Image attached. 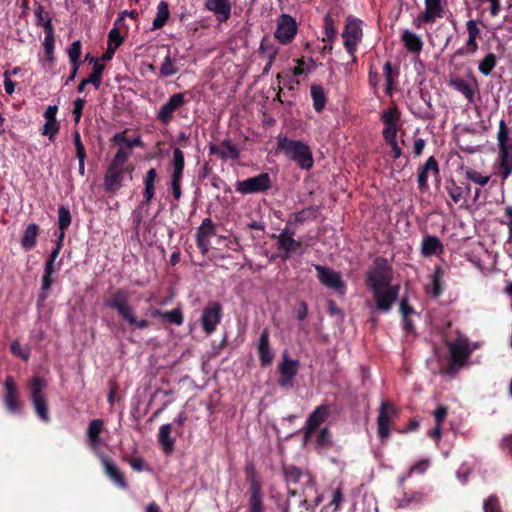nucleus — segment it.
Returning <instances> with one entry per match:
<instances>
[{
	"label": "nucleus",
	"instance_id": "obj_1",
	"mask_svg": "<svg viewBox=\"0 0 512 512\" xmlns=\"http://www.w3.org/2000/svg\"><path fill=\"white\" fill-rule=\"evenodd\" d=\"M391 279V267L388 262L383 258L376 259L366 283L373 294L377 309L382 312L391 310L399 294V286L391 285Z\"/></svg>",
	"mask_w": 512,
	"mask_h": 512
},
{
	"label": "nucleus",
	"instance_id": "obj_2",
	"mask_svg": "<svg viewBox=\"0 0 512 512\" xmlns=\"http://www.w3.org/2000/svg\"><path fill=\"white\" fill-rule=\"evenodd\" d=\"M278 148L287 158L295 161L302 169L309 170L313 166L312 152L305 143L286 137H279Z\"/></svg>",
	"mask_w": 512,
	"mask_h": 512
},
{
	"label": "nucleus",
	"instance_id": "obj_3",
	"mask_svg": "<svg viewBox=\"0 0 512 512\" xmlns=\"http://www.w3.org/2000/svg\"><path fill=\"white\" fill-rule=\"evenodd\" d=\"M381 120L384 124L382 135L391 146L393 157L398 159L402 155V150L396 140L399 130L400 112L396 107L384 110L381 114Z\"/></svg>",
	"mask_w": 512,
	"mask_h": 512
},
{
	"label": "nucleus",
	"instance_id": "obj_4",
	"mask_svg": "<svg viewBox=\"0 0 512 512\" xmlns=\"http://www.w3.org/2000/svg\"><path fill=\"white\" fill-rule=\"evenodd\" d=\"M342 37L345 49L352 57V60L355 61V53L363 37L362 21L349 16L346 19V25L343 30Z\"/></svg>",
	"mask_w": 512,
	"mask_h": 512
},
{
	"label": "nucleus",
	"instance_id": "obj_5",
	"mask_svg": "<svg viewBox=\"0 0 512 512\" xmlns=\"http://www.w3.org/2000/svg\"><path fill=\"white\" fill-rule=\"evenodd\" d=\"M298 26L299 25L294 17L287 13H282L276 19L274 38L281 45H289L296 38Z\"/></svg>",
	"mask_w": 512,
	"mask_h": 512
},
{
	"label": "nucleus",
	"instance_id": "obj_6",
	"mask_svg": "<svg viewBox=\"0 0 512 512\" xmlns=\"http://www.w3.org/2000/svg\"><path fill=\"white\" fill-rule=\"evenodd\" d=\"M478 347L477 343H470L467 338L458 337L449 345L452 367L458 369L464 366L471 353Z\"/></svg>",
	"mask_w": 512,
	"mask_h": 512
},
{
	"label": "nucleus",
	"instance_id": "obj_7",
	"mask_svg": "<svg viewBox=\"0 0 512 512\" xmlns=\"http://www.w3.org/2000/svg\"><path fill=\"white\" fill-rule=\"evenodd\" d=\"M445 9V0H424V11L414 19L415 27L421 28L425 23H434L444 17Z\"/></svg>",
	"mask_w": 512,
	"mask_h": 512
},
{
	"label": "nucleus",
	"instance_id": "obj_8",
	"mask_svg": "<svg viewBox=\"0 0 512 512\" xmlns=\"http://www.w3.org/2000/svg\"><path fill=\"white\" fill-rule=\"evenodd\" d=\"M130 295L125 289H118L105 300V305L117 311L119 316L125 321L132 320L134 308L129 303Z\"/></svg>",
	"mask_w": 512,
	"mask_h": 512
},
{
	"label": "nucleus",
	"instance_id": "obj_9",
	"mask_svg": "<svg viewBox=\"0 0 512 512\" xmlns=\"http://www.w3.org/2000/svg\"><path fill=\"white\" fill-rule=\"evenodd\" d=\"M46 387V382L39 378L34 377L31 380L30 388H31V399L34 405L35 411L38 417L45 421H49V413L47 408V402L43 395V390Z\"/></svg>",
	"mask_w": 512,
	"mask_h": 512
},
{
	"label": "nucleus",
	"instance_id": "obj_10",
	"mask_svg": "<svg viewBox=\"0 0 512 512\" xmlns=\"http://www.w3.org/2000/svg\"><path fill=\"white\" fill-rule=\"evenodd\" d=\"M270 188L271 179L267 173L237 181L235 185L236 191L243 195L264 192Z\"/></svg>",
	"mask_w": 512,
	"mask_h": 512
},
{
	"label": "nucleus",
	"instance_id": "obj_11",
	"mask_svg": "<svg viewBox=\"0 0 512 512\" xmlns=\"http://www.w3.org/2000/svg\"><path fill=\"white\" fill-rule=\"evenodd\" d=\"M188 100L186 94L179 92L171 95L169 99L157 111V118L162 124L172 121L174 114L182 108Z\"/></svg>",
	"mask_w": 512,
	"mask_h": 512
},
{
	"label": "nucleus",
	"instance_id": "obj_12",
	"mask_svg": "<svg viewBox=\"0 0 512 512\" xmlns=\"http://www.w3.org/2000/svg\"><path fill=\"white\" fill-rule=\"evenodd\" d=\"M396 416V407L383 401L380 405L379 415L377 417V433L382 442L389 437L391 422Z\"/></svg>",
	"mask_w": 512,
	"mask_h": 512
},
{
	"label": "nucleus",
	"instance_id": "obj_13",
	"mask_svg": "<svg viewBox=\"0 0 512 512\" xmlns=\"http://www.w3.org/2000/svg\"><path fill=\"white\" fill-rule=\"evenodd\" d=\"M222 316V307L218 302H210L203 310L201 324L206 334L216 330Z\"/></svg>",
	"mask_w": 512,
	"mask_h": 512
},
{
	"label": "nucleus",
	"instance_id": "obj_14",
	"mask_svg": "<svg viewBox=\"0 0 512 512\" xmlns=\"http://www.w3.org/2000/svg\"><path fill=\"white\" fill-rule=\"evenodd\" d=\"M299 370V361L291 359L287 352L282 355V361L279 365V385L281 387H290L293 384V379Z\"/></svg>",
	"mask_w": 512,
	"mask_h": 512
},
{
	"label": "nucleus",
	"instance_id": "obj_15",
	"mask_svg": "<svg viewBox=\"0 0 512 512\" xmlns=\"http://www.w3.org/2000/svg\"><path fill=\"white\" fill-rule=\"evenodd\" d=\"M314 268L318 273L319 281L323 285L341 294L345 293V284L342 281L341 276L338 272H335L321 265H315Z\"/></svg>",
	"mask_w": 512,
	"mask_h": 512
},
{
	"label": "nucleus",
	"instance_id": "obj_16",
	"mask_svg": "<svg viewBox=\"0 0 512 512\" xmlns=\"http://www.w3.org/2000/svg\"><path fill=\"white\" fill-rule=\"evenodd\" d=\"M5 397L4 402L10 413H18L21 405L18 399V389L11 376H7L4 381Z\"/></svg>",
	"mask_w": 512,
	"mask_h": 512
},
{
	"label": "nucleus",
	"instance_id": "obj_17",
	"mask_svg": "<svg viewBox=\"0 0 512 512\" xmlns=\"http://www.w3.org/2000/svg\"><path fill=\"white\" fill-rule=\"evenodd\" d=\"M125 168L110 163L104 176V188L107 192H115L121 187Z\"/></svg>",
	"mask_w": 512,
	"mask_h": 512
},
{
	"label": "nucleus",
	"instance_id": "obj_18",
	"mask_svg": "<svg viewBox=\"0 0 512 512\" xmlns=\"http://www.w3.org/2000/svg\"><path fill=\"white\" fill-rule=\"evenodd\" d=\"M258 51L259 56L267 60L263 73H268L279 53V47L270 38L263 37L260 41Z\"/></svg>",
	"mask_w": 512,
	"mask_h": 512
},
{
	"label": "nucleus",
	"instance_id": "obj_19",
	"mask_svg": "<svg viewBox=\"0 0 512 512\" xmlns=\"http://www.w3.org/2000/svg\"><path fill=\"white\" fill-rule=\"evenodd\" d=\"M215 234V226L210 218H205L197 229V245L206 253L210 246V237Z\"/></svg>",
	"mask_w": 512,
	"mask_h": 512
},
{
	"label": "nucleus",
	"instance_id": "obj_20",
	"mask_svg": "<svg viewBox=\"0 0 512 512\" xmlns=\"http://www.w3.org/2000/svg\"><path fill=\"white\" fill-rule=\"evenodd\" d=\"M58 107L56 105L48 106L44 112L45 124L42 128V134L48 136L53 141L60 129V124L56 119Z\"/></svg>",
	"mask_w": 512,
	"mask_h": 512
},
{
	"label": "nucleus",
	"instance_id": "obj_21",
	"mask_svg": "<svg viewBox=\"0 0 512 512\" xmlns=\"http://www.w3.org/2000/svg\"><path fill=\"white\" fill-rule=\"evenodd\" d=\"M205 8L214 13L220 22L227 21L231 14L230 0H206Z\"/></svg>",
	"mask_w": 512,
	"mask_h": 512
},
{
	"label": "nucleus",
	"instance_id": "obj_22",
	"mask_svg": "<svg viewBox=\"0 0 512 512\" xmlns=\"http://www.w3.org/2000/svg\"><path fill=\"white\" fill-rule=\"evenodd\" d=\"M439 173L438 163L434 157H429L425 165L418 173V185L420 190L424 191L428 188V180L430 176H437Z\"/></svg>",
	"mask_w": 512,
	"mask_h": 512
},
{
	"label": "nucleus",
	"instance_id": "obj_23",
	"mask_svg": "<svg viewBox=\"0 0 512 512\" xmlns=\"http://www.w3.org/2000/svg\"><path fill=\"white\" fill-rule=\"evenodd\" d=\"M328 416L327 406H318L314 409L306 421L305 437L308 438L311 434L325 421Z\"/></svg>",
	"mask_w": 512,
	"mask_h": 512
},
{
	"label": "nucleus",
	"instance_id": "obj_24",
	"mask_svg": "<svg viewBox=\"0 0 512 512\" xmlns=\"http://www.w3.org/2000/svg\"><path fill=\"white\" fill-rule=\"evenodd\" d=\"M100 460L107 476L119 487L126 488L125 478L114 462L105 455H101Z\"/></svg>",
	"mask_w": 512,
	"mask_h": 512
},
{
	"label": "nucleus",
	"instance_id": "obj_25",
	"mask_svg": "<svg viewBox=\"0 0 512 512\" xmlns=\"http://www.w3.org/2000/svg\"><path fill=\"white\" fill-rule=\"evenodd\" d=\"M450 85L459 93H461L469 103H473L475 100V94L477 92V84L474 86L469 84L462 78L451 79Z\"/></svg>",
	"mask_w": 512,
	"mask_h": 512
},
{
	"label": "nucleus",
	"instance_id": "obj_26",
	"mask_svg": "<svg viewBox=\"0 0 512 512\" xmlns=\"http://www.w3.org/2000/svg\"><path fill=\"white\" fill-rule=\"evenodd\" d=\"M258 354L262 365H270L273 360V353L269 347V331L264 329L258 343Z\"/></svg>",
	"mask_w": 512,
	"mask_h": 512
},
{
	"label": "nucleus",
	"instance_id": "obj_27",
	"mask_svg": "<svg viewBox=\"0 0 512 512\" xmlns=\"http://www.w3.org/2000/svg\"><path fill=\"white\" fill-rule=\"evenodd\" d=\"M401 40L406 47V49L414 54H419L423 48V40L421 37L410 31V30H404L401 35Z\"/></svg>",
	"mask_w": 512,
	"mask_h": 512
},
{
	"label": "nucleus",
	"instance_id": "obj_28",
	"mask_svg": "<svg viewBox=\"0 0 512 512\" xmlns=\"http://www.w3.org/2000/svg\"><path fill=\"white\" fill-rule=\"evenodd\" d=\"M277 240L279 248L285 252L284 259L288 258L289 255L295 252L300 246V243L294 239L293 234L286 230L278 235Z\"/></svg>",
	"mask_w": 512,
	"mask_h": 512
},
{
	"label": "nucleus",
	"instance_id": "obj_29",
	"mask_svg": "<svg viewBox=\"0 0 512 512\" xmlns=\"http://www.w3.org/2000/svg\"><path fill=\"white\" fill-rule=\"evenodd\" d=\"M428 294L434 298L439 297L443 292V272L441 268L437 267L429 276V282L426 287Z\"/></svg>",
	"mask_w": 512,
	"mask_h": 512
},
{
	"label": "nucleus",
	"instance_id": "obj_30",
	"mask_svg": "<svg viewBox=\"0 0 512 512\" xmlns=\"http://www.w3.org/2000/svg\"><path fill=\"white\" fill-rule=\"evenodd\" d=\"M39 230V226L35 223H31L26 227L21 238V246L25 251H30L35 247Z\"/></svg>",
	"mask_w": 512,
	"mask_h": 512
},
{
	"label": "nucleus",
	"instance_id": "obj_31",
	"mask_svg": "<svg viewBox=\"0 0 512 512\" xmlns=\"http://www.w3.org/2000/svg\"><path fill=\"white\" fill-rule=\"evenodd\" d=\"M443 245L436 236H426L421 243V253L423 256H432L442 253Z\"/></svg>",
	"mask_w": 512,
	"mask_h": 512
},
{
	"label": "nucleus",
	"instance_id": "obj_32",
	"mask_svg": "<svg viewBox=\"0 0 512 512\" xmlns=\"http://www.w3.org/2000/svg\"><path fill=\"white\" fill-rule=\"evenodd\" d=\"M210 153L219 155L222 159H237L239 157L238 149L230 142L224 141L219 147L210 146Z\"/></svg>",
	"mask_w": 512,
	"mask_h": 512
},
{
	"label": "nucleus",
	"instance_id": "obj_33",
	"mask_svg": "<svg viewBox=\"0 0 512 512\" xmlns=\"http://www.w3.org/2000/svg\"><path fill=\"white\" fill-rule=\"evenodd\" d=\"M497 141L499 152L512 151V138L509 135V129L504 120L499 122Z\"/></svg>",
	"mask_w": 512,
	"mask_h": 512
},
{
	"label": "nucleus",
	"instance_id": "obj_34",
	"mask_svg": "<svg viewBox=\"0 0 512 512\" xmlns=\"http://www.w3.org/2000/svg\"><path fill=\"white\" fill-rule=\"evenodd\" d=\"M157 178V171L154 168H151L147 171L145 177H144V200L146 203H149L155 195V187L154 183Z\"/></svg>",
	"mask_w": 512,
	"mask_h": 512
},
{
	"label": "nucleus",
	"instance_id": "obj_35",
	"mask_svg": "<svg viewBox=\"0 0 512 512\" xmlns=\"http://www.w3.org/2000/svg\"><path fill=\"white\" fill-rule=\"evenodd\" d=\"M498 63V57L490 52L487 53L478 63V71L483 76L487 77L490 76L497 66Z\"/></svg>",
	"mask_w": 512,
	"mask_h": 512
},
{
	"label": "nucleus",
	"instance_id": "obj_36",
	"mask_svg": "<svg viewBox=\"0 0 512 512\" xmlns=\"http://www.w3.org/2000/svg\"><path fill=\"white\" fill-rule=\"evenodd\" d=\"M250 511L251 512H262V494L261 486L258 481L253 480L250 487Z\"/></svg>",
	"mask_w": 512,
	"mask_h": 512
},
{
	"label": "nucleus",
	"instance_id": "obj_37",
	"mask_svg": "<svg viewBox=\"0 0 512 512\" xmlns=\"http://www.w3.org/2000/svg\"><path fill=\"white\" fill-rule=\"evenodd\" d=\"M169 15L170 12L167 2L161 1L157 6V13L152 23V29L157 30L162 28L166 24Z\"/></svg>",
	"mask_w": 512,
	"mask_h": 512
},
{
	"label": "nucleus",
	"instance_id": "obj_38",
	"mask_svg": "<svg viewBox=\"0 0 512 512\" xmlns=\"http://www.w3.org/2000/svg\"><path fill=\"white\" fill-rule=\"evenodd\" d=\"M171 430L170 424H164L159 429V442L166 453H171L174 447V440L170 436Z\"/></svg>",
	"mask_w": 512,
	"mask_h": 512
},
{
	"label": "nucleus",
	"instance_id": "obj_39",
	"mask_svg": "<svg viewBox=\"0 0 512 512\" xmlns=\"http://www.w3.org/2000/svg\"><path fill=\"white\" fill-rule=\"evenodd\" d=\"M464 174L466 179L480 187L486 186L491 179V175L481 173L472 167L465 168Z\"/></svg>",
	"mask_w": 512,
	"mask_h": 512
},
{
	"label": "nucleus",
	"instance_id": "obj_40",
	"mask_svg": "<svg viewBox=\"0 0 512 512\" xmlns=\"http://www.w3.org/2000/svg\"><path fill=\"white\" fill-rule=\"evenodd\" d=\"M499 159L500 175L506 180L512 174V151L499 152Z\"/></svg>",
	"mask_w": 512,
	"mask_h": 512
},
{
	"label": "nucleus",
	"instance_id": "obj_41",
	"mask_svg": "<svg viewBox=\"0 0 512 512\" xmlns=\"http://www.w3.org/2000/svg\"><path fill=\"white\" fill-rule=\"evenodd\" d=\"M314 67V61L311 58H301L296 61L295 67L292 69L294 77L299 78L306 76Z\"/></svg>",
	"mask_w": 512,
	"mask_h": 512
},
{
	"label": "nucleus",
	"instance_id": "obj_42",
	"mask_svg": "<svg viewBox=\"0 0 512 512\" xmlns=\"http://www.w3.org/2000/svg\"><path fill=\"white\" fill-rule=\"evenodd\" d=\"M173 173L172 177L182 178L184 170V153L180 148H175L173 151Z\"/></svg>",
	"mask_w": 512,
	"mask_h": 512
},
{
	"label": "nucleus",
	"instance_id": "obj_43",
	"mask_svg": "<svg viewBox=\"0 0 512 512\" xmlns=\"http://www.w3.org/2000/svg\"><path fill=\"white\" fill-rule=\"evenodd\" d=\"M311 96L313 99V106L317 112L323 110L326 104V96L321 86L313 85L311 87Z\"/></svg>",
	"mask_w": 512,
	"mask_h": 512
},
{
	"label": "nucleus",
	"instance_id": "obj_44",
	"mask_svg": "<svg viewBox=\"0 0 512 512\" xmlns=\"http://www.w3.org/2000/svg\"><path fill=\"white\" fill-rule=\"evenodd\" d=\"M45 28L47 30L46 36L44 38V50L49 60H52L53 58V51H54V37H53V29L51 22L48 20L45 24Z\"/></svg>",
	"mask_w": 512,
	"mask_h": 512
},
{
	"label": "nucleus",
	"instance_id": "obj_45",
	"mask_svg": "<svg viewBox=\"0 0 512 512\" xmlns=\"http://www.w3.org/2000/svg\"><path fill=\"white\" fill-rule=\"evenodd\" d=\"M337 35V29L334 25V21L330 15H326L324 19V42H333Z\"/></svg>",
	"mask_w": 512,
	"mask_h": 512
},
{
	"label": "nucleus",
	"instance_id": "obj_46",
	"mask_svg": "<svg viewBox=\"0 0 512 512\" xmlns=\"http://www.w3.org/2000/svg\"><path fill=\"white\" fill-rule=\"evenodd\" d=\"M446 190L450 198L455 204L464 200V189L452 181L446 186Z\"/></svg>",
	"mask_w": 512,
	"mask_h": 512
},
{
	"label": "nucleus",
	"instance_id": "obj_47",
	"mask_svg": "<svg viewBox=\"0 0 512 512\" xmlns=\"http://www.w3.org/2000/svg\"><path fill=\"white\" fill-rule=\"evenodd\" d=\"M81 42L79 40L74 41L68 49V56L72 66H75V70L79 68V59L81 56Z\"/></svg>",
	"mask_w": 512,
	"mask_h": 512
},
{
	"label": "nucleus",
	"instance_id": "obj_48",
	"mask_svg": "<svg viewBox=\"0 0 512 512\" xmlns=\"http://www.w3.org/2000/svg\"><path fill=\"white\" fill-rule=\"evenodd\" d=\"M177 72L178 68L175 65V61L170 57L169 54L166 55L160 67L161 76L168 77L175 75Z\"/></svg>",
	"mask_w": 512,
	"mask_h": 512
},
{
	"label": "nucleus",
	"instance_id": "obj_49",
	"mask_svg": "<svg viewBox=\"0 0 512 512\" xmlns=\"http://www.w3.org/2000/svg\"><path fill=\"white\" fill-rule=\"evenodd\" d=\"M10 350L15 356L21 358L24 361H27L30 358V347L28 345L22 347L18 340H14L11 342Z\"/></svg>",
	"mask_w": 512,
	"mask_h": 512
},
{
	"label": "nucleus",
	"instance_id": "obj_50",
	"mask_svg": "<svg viewBox=\"0 0 512 512\" xmlns=\"http://www.w3.org/2000/svg\"><path fill=\"white\" fill-rule=\"evenodd\" d=\"M71 224V214L70 211L64 207L60 206L58 209V225L59 230H66Z\"/></svg>",
	"mask_w": 512,
	"mask_h": 512
},
{
	"label": "nucleus",
	"instance_id": "obj_51",
	"mask_svg": "<svg viewBox=\"0 0 512 512\" xmlns=\"http://www.w3.org/2000/svg\"><path fill=\"white\" fill-rule=\"evenodd\" d=\"M163 318L178 326L182 325L184 321L183 313L180 308L164 312Z\"/></svg>",
	"mask_w": 512,
	"mask_h": 512
},
{
	"label": "nucleus",
	"instance_id": "obj_52",
	"mask_svg": "<svg viewBox=\"0 0 512 512\" xmlns=\"http://www.w3.org/2000/svg\"><path fill=\"white\" fill-rule=\"evenodd\" d=\"M130 155L131 151H129L125 147H120L114 155L111 163L125 168L126 161L130 157Z\"/></svg>",
	"mask_w": 512,
	"mask_h": 512
},
{
	"label": "nucleus",
	"instance_id": "obj_53",
	"mask_svg": "<svg viewBox=\"0 0 512 512\" xmlns=\"http://www.w3.org/2000/svg\"><path fill=\"white\" fill-rule=\"evenodd\" d=\"M103 420L101 419H94L89 423L88 429H87V437H97L100 436L102 430H103Z\"/></svg>",
	"mask_w": 512,
	"mask_h": 512
},
{
	"label": "nucleus",
	"instance_id": "obj_54",
	"mask_svg": "<svg viewBox=\"0 0 512 512\" xmlns=\"http://www.w3.org/2000/svg\"><path fill=\"white\" fill-rule=\"evenodd\" d=\"M108 38H109V42H108L109 49L111 50V53H114L115 50L120 46V44L122 42V38L120 36L119 31L116 28L111 29L109 32Z\"/></svg>",
	"mask_w": 512,
	"mask_h": 512
},
{
	"label": "nucleus",
	"instance_id": "obj_55",
	"mask_svg": "<svg viewBox=\"0 0 512 512\" xmlns=\"http://www.w3.org/2000/svg\"><path fill=\"white\" fill-rule=\"evenodd\" d=\"M483 509H484V512H502L500 505H499V500L494 495L489 496L484 501Z\"/></svg>",
	"mask_w": 512,
	"mask_h": 512
},
{
	"label": "nucleus",
	"instance_id": "obj_56",
	"mask_svg": "<svg viewBox=\"0 0 512 512\" xmlns=\"http://www.w3.org/2000/svg\"><path fill=\"white\" fill-rule=\"evenodd\" d=\"M53 283V275L49 274H43L42 281H41V298L46 299L48 291L51 288V285Z\"/></svg>",
	"mask_w": 512,
	"mask_h": 512
},
{
	"label": "nucleus",
	"instance_id": "obj_57",
	"mask_svg": "<svg viewBox=\"0 0 512 512\" xmlns=\"http://www.w3.org/2000/svg\"><path fill=\"white\" fill-rule=\"evenodd\" d=\"M84 105H85L84 99L79 98L74 101L72 113L74 116L75 123H78L80 121Z\"/></svg>",
	"mask_w": 512,
	"mask_h": 512
},
{
	"label": "nucleus",
	"instance_id": "obj_58",
	"mask_svg": "<svg viewBox=\"0 0 512 512\" xmlns=\"http://www.w3.org/2000/svg\"><path fill=\"white\" fill-rule=\"evenodd\" d=\"M466 29L468 33V37L478 38L480 35V29L475 20L471 19L466 22Z\"/></svg>",
	"mask_w": 512,
	"mask_h": 512
},
{
	"label": "nucleus",
	"instance_id": "obj_59",
	"mask_svg": "<svg viewBox=\"0 0 512 512\" xmlns=\"http://www.w3.org/2000/svg\"><path fill=\"white\" fill-rule=\"evenodd\" d=\"M3 76H4V89H5V92L8 95H12L15 92L16 82L11 80L10 72L9 71H5Z\"/></svg>",
	"mask_w": 512,
	"mask_h": 512
},
{
	"label": "nucleus",
	"instance_id": "obj_60",
	"mask_svg": "<svg viewBox=\"0 0 512 512\" xmlns=\"http://www.w3.org/2000/svg\"><path fill=\"white\" fill-rule=\"evenodd\" d=\"M447 413H448L447 407H445L443 405H439L433 413L436 424L441 425L442 422L445 420Z\"/></svg>",
	"mask_w": 512,
	"mask_h": 512
},
{
	"label": "nucleus",
	"instance_id": "obj_61",
	"mask_svg": "<svg viewBox=\"0 0 512 512\" xmlns=\"http://www.w3.org/2000/svg\"><path fill=\"white\" fill-rule=\"evenodd\" d=\"M181 180L182 178L171 177V188L176 200L181 198Z\"/></svg>",
	"mask_w": 512,
	"mask_h": 512
},
{
	"label": "nucleus",
	"instance_id": "obj_62",
	"mask_svg": "<svg viewBox=\"0 0 512 512\" xmlns=\"http://www.w3.org/2000/svg\"><path fill=\"white\" fill-rule=\"evenodd\" d=\"M126 323L130 325H135L138 329H145L149 326V322L145 319H138L136 317L135 311L132 313V320L126 319Z\"/></svg>",
	"mask_w": 512,
	"mask_h": 512
},
{
	"label": "nucleus",
	"instance_id": "obj_63",
	"mask_svg": "<svg viewBox=\"0 0 512 512\" xmlns=\"http://www.w3.org/2000/svg\"><path fill=\"white\" fill-rule=\"evenodd\" d=\"M505 216L507 217L506 226L508 229V242L512 243V206L505 208Z\"/></svg>",
	"mask_w": 512,
	"mask_h": 512
},
{
	"label": "nucleus",
	"instance_id": "obj_64",
	"mask_svg": "<svg viewBox=\"0 0 512 512\" xmlns=\"http://www.w3.org/2000/svg\"><path fill=\"white\" fill-rule=\"evenodd\" d=\"M113 142L119 147L128 149L129 139L126 137L125 132L117 133L113 136Z\"/></svg>",
	"mask_w": 512,
	"mask_h": 512
}]
</instances>
